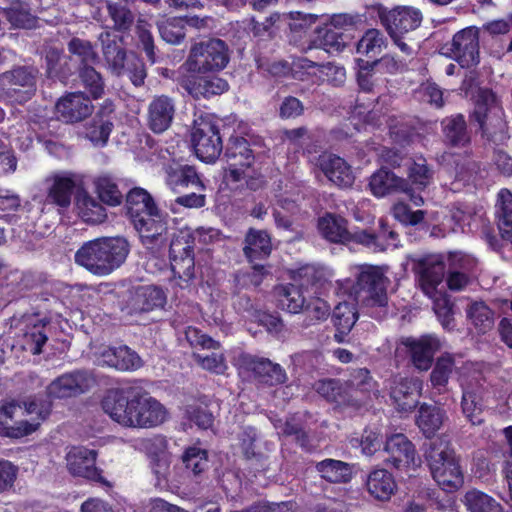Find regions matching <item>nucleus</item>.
<instances>
[{"label":"nucleus","mask_w":512,"mask_h":512,"mask_svg":"<svg viewBox=\"0 0 512 512\" xmlns=\"http://www.w3.org/2000/svg\"><path fill=\"white\" fill-rule=\"evenodd\" d=\"M130 249L123 236L99 237L83 243L74 259L93 275L107 276L125 263Z\"/></svg>","instance_id":"nucleus-1"},{"label":"nucleus","mask_w":512,"mask_h":512,"mask_svg":"<svg viewBox=\"0 0 512 512\" xmlns=\"http://www.w3.org/2000/svg\"><path fill=\"white\" fill-rule=\"evenodd\" d=\"M388 283L389 280L380 267L364 264L359 267L352 287L351 295L361 302L369 316L378 321L388 316Z\"/></svg>","instance_id":"nucleus-2"},{"label":"nucleus","mask_w":512,"mask_h":512,"mask_svg":"<svg viewBox=\"0 0 512 512\" xmlns=\"http://www.w3.org/2000/svg\"><path fill=\"white\" fill-rule=\"evenodd\" d=\"M424 457L433 479L443 490L453 492L462 487L464 476L459 458L446 438L431 440Z\"/></svg>","instance_id":"nucleus-3"},{"label":"nucleus","mask_w":512,"mask_h":512,"mask_svg":"<svg viewBox=\"0 0 512 512\" xmlns=\"http://www.w3.org/2000/svg\"><path fill=\"white\" fill-rule=\"evenodd\" d=\"M474 117L487 139L502 143L507 139V122L496 95L489 89L478 88L473 95Z\"/></svg>","instance_id":"nucleus-4"},{"label":"nucleus","mask_w":512,"mask_h":512,"mask_svg":"<svg viewBox=\"0 0 512 512\" xmlns=\"http://www.w3.org/2000/svg\"><path fill=\"white\" fill-rule=\"evenodd\" d=\"M418 274H421V289L433 300V309L441 325L446 330L455 327L453 304L445 293L437 290L444 276V264L437 260L430 267H423L418 261Z\"/></svg>","instance_id":"nucleus-5"},{"label":"nucleus","mask_w":512,"mask_h":512,"mask_svg":"<svg viewBox=\"0 0 512 512\" xmlns=\"http://www.w3.org/2000/svg\"><path fill=\"white\" fill-rule=\"evenodd\" d=\"M42 310L39 306L31 307L30 311L15 312L10 317V327L23 331L20 339L21 348L31 353L39 355L43 352V346L48 341L46 328L51 322V318L44 316L39 318Z\"/></svg>","instance_id":"nucleus-6"},{"label":"nucleus","mask_w":512,"mask_h":512,"mask_svg":"<svg viewBox=\"0 0 512 512\" xmlns=\"http://www.w3.org/2000/svg\"><path fill=\"white\" fill-rule=\"evenodd\" d=\"M229 49L221 39L211 38L195 43L185 62L187 70L193 73L207 74L222 71L229 62Z\"/></svg>","instance_id":"nucleus-7"},{"label":"nucleus","mask_w":512,"mask_h":512,"mask_svg":"<svg viewBox=\"0 0 512 512\" xmlns=\"http://www.w3.org/2000/svg\"><path fill=\"white\" fill-rule=\"evenodd\" d=\"M191 146L198 160H218L223 145L213 114L202 113L194 120Z\"/></svg>","instance_id":"nucleus-8"},{"label":"nucleus","mask_w":512,"mask_h":512,"mask_svg":"<svg viewBox=\"0 0 512 512\" xmlns=\"http://www.w3.org/2000/svg\"><path fill=\"white\" fill-rule=\"evenodd\" d=\"M238 373L244 379L269 387L284 384L287 380L286 371L280 364L246 353L238 358Z\"/></svg>","instance_id":"nucleus-9"},{"label":"nucleus","mask_w":512,"mask_h":512,"mask_svg":"<svg viewBox=\"0 0 512 512\" xmlns=\"http://www.w3.org/2000/svg\"><path fill=\"white\" fill-rule=\"evenodd\" d=\"M141 390L134 388L109 391L101 406L110 418L124 427H134L139 407Z\"/></svg>","instance_id":"nucleus-10"},{"label":"nucleus","mask_w":512,"mask_h":512,"mask_svg":"<svg viewBox=\"0 0 512 512\" xmlns=\"http://www.w3.org/2000/svg\"><path fill=\"white\" fill-rule=\"evenodd\" d=\"M149 216L134 220V227L139 232L142 244L155 256L161 255L167 246L168 224L160 211L153 210Z\"/></svg>","instance_id":"nucleus-11"},{"label":"nucleus","mask_w":512,"mask_h":512,"mask_svg":"<svg viewBox=\"0 0 512 512\" xmlns=\"http://www.w3.org/2000/svg\"><path fill=\"white\" fill-rule=\"evenodd\" d=\"M476 364L465 362L462 355L443 353L437 358L430 375V381L435 388H444L453 373L458 375V381L464 386L468 380L466 373L475 370Z\"/></svg>","instance_id":"nucleus-12"},{"label":"nucleus","mask_w":512,"mask_h":512,"mask_svg":"<svg viewBox=\"0 0 512 512\" xmlns=\"http://www.w3.org/2000/svg\"><path fill=\"white\" fill-rule=\"evenodd\" d=\"M96 460L97 451L85 447H73L67 454V468L73 476L108 485L102 469L96 466Z\"/></svg>","instance_id":"nucleus-13"},{"label":"nucleus","mask_w":512,"mask_h":512,"mask_svg":"<svg viewBox=\"0 0 512 512\" xmlns=\"http://www.w3.org/2000/svg\"><path fill=\"white\" fill-rule=\"evenodd\" d=\"M94 106L85 92H69L58 99L55 105L57 118L64 123L82 122L91 116Z\"/></svg>","instance_id":"nucleus-14"},{"label":"nucleus","mask_w":512,"mask_h":512,"mask_svg":"<svg viewBox=\"0 0 512 512\" xmlns=\"http://www.w3.org/2000/svg\"><path fill=\"white\" fill-rule=\"evenodd\" d=\"M180 86L195 100L210 99L229 90L228 82L217 76L190 72L179 79Z\"/></svg>","instance_id":"nucleus-15"},{"label":"nucleus","mask_w":512,"mask_h":512,"mask_svg":"<svg viewBox=\"0 0 512 512\" xmlns=\"http://www.w3.org/2000/svg\"><path fill=\"white\" fill-rule=\"evenodd\" d=\"M114 102L107 98L97 109L95 115L86 125L85 135L94 145L105 146L114 128Z\"/></svg>","instance_id":"nucleus-16"},{"label":"nucleus","mask_w":512,"mask_h":512,"mask_svg":"<svg viewBox=\"0 0 512 512\" xmlns=\"http://www.w3.org/2000/svg\"><path fill=\"white\" fill-rule=\"evenodd\" d=\"M92 383L88 373L80 370L65 373L54 379L46 388L50 398H69L86 392Z\"/></svg>","instance_id":"nucleus-17"},{"label":"nucleus","mask_w":512,"mask_h":512,"mask_svg":"<svg viewBox=\"0 0 512 512\" xmlns=\"http://www.w3.org/2000/svg\"><path fill=\"white\" fill-rule=\"evenodd\" d=\"M167 303L165 291L155 285H143L135 289L127 302V313L139 315L163 308Z\"/></svg>","instance_id":"nucleus-18"},{"label":"nucleus","mask_w":512,"mask_h":512,"mask_svg":"<svg viewBox=\"0 0 512 512\" xmlns=\"http://www.w3.org/2000/svg\"><path fill=\"white\" fill-rule=\"evenodd\" d=\"M266 162H240L230 164L224 172L227 183L245 182L248 189L257 191L267 184L268 176L263 173V164Z\"/></svg>","instance_id":"nucleus-19"},{"label":"nucleus","mask_w":512,"mask_h":512,"mask_svg":"<svg viewBox=\"0 0 512 512\" xmlns=\"http://www.w3.org/2000/svg\"><path fill=\"white\" fill-rule=\"evenodd\" d=\"M452 52L461 67L469 68L479 62L478 30L469 27L456 33L452 41Z\"/></svg>","instance_id":"nucleus-20"},{"label":"nucleus","mask_w":512,"mask_h":512,"mask_svg":"<svg viewBox=\"0 0 512 512\" xmlns=\"http://www.w3.org/2000/svg\"><path fill=\"white\" fill-rule=\"evenodd\" d=\"M314 387L316 392L330 403L353 408L361 407V399L351 393L349 385L340 379H320L315 383Z\"/></svg>","instance_id":"nucleus-21"},{"label":"nucleus","mask_w":512,"mask_h":512,"mask_svg":"<svg viewBox=\"0 0 512 512\" xmlns=\"http://www.w3.org/2000/svg\"><path fill=\"white\" fill-rule=\"evenodd\" d=\"M378 16L391 38L403 36L416 26V11L410 8L387 10L381 6L378 9Z\"/></svg>","instance_id":"nucleus-22"},{"label":"nucleus","mask_w":512,"mask_h":512,"mask_svg":"<svg viewBox=\"0 0 512 512\" xmlns=\"http://www.w3.org/2000/svg\"><path fill=\"white\" fill-rule=\"evenodd\" d=\"M175 103L167 95L155 96L148 106V127L154 133L166 131L172 124Z\"/></svg>","instance_id":"nucleus-23"},{"label":"nucleus","mask_w":512,"mask_h":512,"mask_svg":"<svg viewBox=\"0 0 512 512\" xmlns=\"http://www.w3.org/2000/svg\"><path fill=\"white\" fill-rule=\"evenodd\" d=\"M243 244V254L249 263L266 260L272 253V238L266 230L249 228Z\"/></svg>","instance_id":"nucleus-24"},{"label":"nucleus","mask_w":512,"mask_h":512,"mask_svg":"<svg viewBox=\"0 0 512 512\" xmlns=\"http://www.w3.org/2000/svg\"><path fill=\"white\" fill-rule=\"evenodd\" d=\"M448 261L447 286L450 290L460 291L469 283V274L476 265L475 259L462 253H453Z\"/></svg>","instance_id":"nucleus-25"},{"label":"nucleus","mask_w":512,"mask_h":512,"mask_svg":"<svg viewBox=\"0 0 512 512\" xmlns=\"http://www.w3.org/2000/svg\"><path fill=\"white\" fill-rule=\"evenodd\" d=\"M365 486L370 496L381 502L389 501L397 491L394 475L384 468L370 471Z\"/></svg>","instance_id":"nucleus-26"},{"label":"nucleus","mask_w":512,"mask_h":512,"mask_svg":"<svg viewBox=\"0 0 512 512\" xmlns=\"http://www.w3.org/2000/svg\"><path fill=\"white\" fill-rule=\"evenodd\" d=\"M385 451L389 454L387 464L396 469L409 466L414 461V445L402 433L393 434L385 442Z\"/></svg>","instance_id":"nucleus-27"},{"label":"nucleus","mask_w":512,"mask_h":512,"mask_svg":"<svg viewBox=\"0 0 512 512\" xmlns=\"http://www.w3.org/2000/svg\"><path fill=\"white\" fill-rule=\"evenodd\" d=\"M350 39L349 33L324 25L316 28L311 44L315 48L323 49L328 54H338L345 49Z\"/></svg>","instance_id":"nucleus-28"},{"label":"nucleus","mask_w":512,"mask_h":512,"mask_svg":"<svg viewBox=\"0 0 512 512\" xmlns=\"http://www.w3.org/2000/svg\"><path fill=\"white\" fill-rule=\"evenodd\" d=\"M139 407L137 410V418H135L134 427H155L164 422L166 419L165 407L155 398L146 396L141 391Z\"/></svg>","instance_id":"nucleus-29"},{"label":"nucleus","mask_w":512,"mask_h":512,"mask_svg":"<svg viewBox=\"0 0 512 512\" xmlns=\"http://www.w3.org/2000/svg\"><path fill=\"white\" fill-rule=\"evenodd\" d=\"M315 470L326 482L346 484L353 478L354 465L341 460L326 458L315 464Z\"/></svg>","instance_id":"nucleus-30"},{"label":"nucleus","mask_w":512,"mask_h":512,"mask_svg":"<svg viewBox=\"0 0 512 512\" xmlns=\"http://www.w3.org/2000/svg\"><path fill=\"white\" fill-rule=\"evenodd\" d=\"M102 359L109 367L119 371H135L143 364L139 355L126 345L109 347L102 353Z\"/></svg>","instance_id":"nucleus-31"},{"label":"nucleus","mask_w":512,"mask_h":512,"mask_svg":"<svg viewBox=\"0 0 512 512\" xmlns=\"http://www.w3.org/2000/svg\"><path fill=\"white\" fill-rule=\"evenodd\" d=\"M369 186L374 196L384 197L388 194L406 191L408 183L394 172L381 168L371 176Z\"/></svg>","instance_id":"nucleus-32"},{"label":"nucleus","mask_w":512,"mask_h":512,"mask_svg":"<svg viewBox=\"0 0 512 512\" xmlns=\"http://www.w3.org/2000/svg\"><path fill=\"white\" fill-rule=\"evenodd\" d=\"M106 11L113 21V28L120 32H127L134 23V15L132 11L122 5L108 0H100L97 10L93 13V17L97 21H101V11Z\"/></svg>","instance_id":"nucleus-33"},{"label":"nucleus","mask_w":512,"mask_h":512,"mask_svg":"<svg viewBox=\"0 0 512 512\" xmlns=\"http://www.w3.org/2000/svg\"><path fill=\"white\" fill-rule=\"evenodd\" d=\"M320 234L332 243H349L350 232L345 218L332 213H326L318 220Z\"/></svg>","instance_id":"nucleus-34"},{"label":"nucleus","mask_w":512,"mask_h":512,"mask_svg":"<svg viewBox=\"0 0 512 512\" xmlns=\"http://www.w3.org/2000/svg\"><path fill=\"white\" fill-rule=\"evenodd\" d=\"M126 214L131 220L140 219L149 216L150 211L157 210V206L152 196L143 188L135 187L126 193Z\"/></svg>","instance_id":"nucleus-35"},{"label":"nucleus","mask_w":512,"mask_h":512,"mask_svg":"<svg viewBox=\"0 0 512 512\" xmlns=\"http://www.w3.org/2000/svg\"><path fill=\"white\" fill-rule=\"evenodd\" d=\"M103 57L111 71H121L123 63L128 58V52L123 47L122 38L112 35L110 32L100 34Z\"/></svg>","instance_id":"nucleus-36"},{"label":"nucleus","mask_w":512,"mask_h":512,"mask_svg":"<svg viewBox=\"0 0 512 512\" xmlns=\"http://www.w3.org/2000/svg\"><path fill=\"white\" fill-rule=\"evenodd\" d=\"M181 462L187 476L200 478L209 469L208 450L199 443L188 446L183 450Z\"/></svg>","instance_id":"nucleus-37"},{"label":"nucleus","mask_w":512,"mask_h":512,"mask_svg":"<svg viewBox=\"0 0 512 512\" xmlns=\"http://www.w3.org/2000/svg\"><path fill=\"white\" fill-rule=\"evenodd\" d=\"M278 306L291 314L303 310L309 311L311 303H306L302 288L292 283L281 285L276 289Z\"/></svg>","instance_id":"nucleus-38"},{"label":"nucleus","mask_w":512,"mask_h":512,"mask_svg":"<svg viewBox=\"0 0 512 512\" xmlns=\"http://www.w3.org/2000/svg\"><path fill=\"white\" fill-rule=\"evenodd\" d=\"M94 187L99 200L110 207H117L123 203L124 190L120 183L110 175H101L94 180Z\"/></svg>","instance_id":"nucleus-39"},{"label":"nucleus","mask_w":512,"mask_h":512,"mask_svg":"<svg viewBox=\"0 0 512 512\" xmlns=\"http://www.w3.org/2000/svg\"><path fill=\"white\" fill-rule=\"evenodd\" d=\"M358 319V312L355 305L343 302L335 306L332 314V321L336 328L334 338L337 342H343Z\"/></svg>","instance_id":"nucleus-40"},{"label":"nucleus","mask_w":512,"mask_h":512,"mask_svg":"<svg viewBox=\"0 0 512 512\" xmlns=\"http://www.w3.org/2000/svg\"><path fill=\"white\" fill-rule=\"evenodd\" d=\"M495 214L502 238L512 243V193L508 189L498 192Z\"/></svg>","instance_id":"nucleus-41"},{"label":"nucleus","mask_w":512,"mask_h":512,"mask_svg":"<svg viewBox=\"0 0 512 512\" xmlns=\"http://www.w3.org/2000/svg\"><path fill=\"white\" fill-rule=\"evenodd\" d=\"M173 277L177 285L184 289L195 278V254L169 255Z\"/></svg>","instance_id":"nucleus-42"},{"label":"nucleus","mask_w":512,"mask_h":512,"mask_svg":"<svg viewBox=\"0 0 512 512\" xmlns=\"http://www.w3.org/2000/svg\"><path fill=\"white\" fill-rule=\"evenodd\" d=\"M416 381L401 379L391 390L390 396L400 412H412L416 408Z\"/></svg>","instance_id":"nucleus-43"},{"label":"nucleus","mask_w":512,"mask_h":512,"mask_svg":"<svg viewBox=\"0 0 512 512\" xmlns=\"http://www.w3.org/2000/svg\"><path fill=\"white\" fill-rule=\"evenodd\" d=\"M76 206L82 220L90 224L103 223L107 218L106 208L88 193L77 197Z\"/></svg>","instance_id":"nucleus-44"},{"label":"nucleus","mask_w":512,"mask_h":512,"mask_svg":"<svg viewBox=\"0 0 512 512\" xmlns=\"http://www.w3.org/2000/svg\"><path fill=\"white\" fill-rule=\"evenodd\" d=\"M442 129L445 140L452 146H464L470 140L466 121L461 114L443 119Z\"/></svg>","instance_id":"nucleus-45"},{"label":"nucleus","mask_w":512,"mask_h":512,"mask_svg":"<svg viewBox=\"0 0 512 512\" xmlns=\"http://www.w3.org/2000/svg\"><path fill=\"white\" fill-rule=\"evenodd\" d=\"M462 501L469 512H503L502 505L496 499L478 489L468 490Z\"/></svg>","instance_id":"nucleus-46"},{"label":"nucleus","mask_w":512,"mask_h":512,"mask_svg":"<svg viewBox=\"0 0 512 512\" xmlns=\"http://www.w3.org/2000/svg\"><path fill=\"white\" fill-rule=\"evenodd\" d=\"M467 317L478 334H486L494 327V313L482 301H475L469 305Z\"/></svg>","instance_id":"nucleus-47"},{"label":"nucleus","mask_w":512,"mask_h":512,"mask_svg":"<svg viewBox=\"0 0 512 512\" xmlns=\"http://www.w3.org/2000/svg\"><path fill=\"white\" fill-rule=\"evenodd\" d=\"M445 412L435 405H422L418 410V428L429 438L438 431L444 421Z\"/></svg>","instance_id":"nucleus-48"},{"label":"nucleus","mask_w":512,"mask_h":512,"mask_svg":"<svg viewBox=\"0 0 512 512\" xmlns=\"http://www.w3.org/2000/svg\"><path fill=\"white\" fill-rule=\"evenodd\" d=\"M351 393L361 399V405L366 399L370 398V393L376 388V381L371 376L367 368L354 369L350 374V379L346 381Z\"/></svg>","instance_id":"nucleus-49"},{"label":"nucleus","mask_w":512,"mask_h":512,"mask_svg":"<svg viewBox=\"0 0 512 512\" xmlns=\"http://www.w3.org/2000/svg\"><path fill=\"white\" fill-rule=\"evenodd\" d=\"M386 45V38L378 29H368L357 42L358 54L367 57L366 60H374Z\"/></svg>","instance_id":"nucleus-50"},{"label":"nucleus","mask_w":512,"mask_h":512,"mask_svg":"<svg viewBox=\"0 0 512 512\" xmlns=\"http://www.w3.org/2000/svg\"><path fill=\"white\" fill-rule=\"evenodd\" d=\"M140 150L146 160H152V157H156L157 160H181L177 158L174 152V146L165 143L160 144L150 134H143L139 139Z\"/></svg>","instance_id":"nucleus-51"},{"label":"nucleus","mask_w":512,"mask_h":512,"mask_svg":"<svg viewBox=\"0 0 512 512\" xmlns=\"http://www.w3.org/2000/svg\"><path fill=\"white\" fill-rule=\"evenodd\" d=\"M320 168L339 187H350L354 183L355 177L349 162H320Z\"/></svg>","instance_id":"nucleus-52"},{"label":"nucleus","mask_w":512,"mask_h":512,"mask_svg":"<svg viewBox=\"0 0 512 512\" xmlns=\"http://www.w3.org/2000/svg\"><path fill=\"white\" fill-rule=\"evenodd\" d=\"M78 75L85 92L90 95V98L94 100L102 98L105 89L104 79L93 65L80 66Z\"/></svg>","instance_id":"nucleus-53"},{"label":"nucleus","mask_w":512,"mask_h":512,"mask_svg":"<svg viewBox=\"0 0 512 512\" xmlns=\"http://www.w3.org/2000/svg\"><path fill=\"white\" fill-rule=\"evenodd\" d=\"M167 184L173 188L176 187H188V186H196V187H204L196 169L193 166H183L173 168L169 166L167 169Z\"/></svg>","instance_id":"nucleus-54"},{"label":"nucleus","mask_w":512,"mask_h":512,"mask_svg":"<svg viewBox=\"0 0 512 512\" xmlns=\"http://www.w3.org/2000/svg\"><path fill=\"white\" fill-rule=\"evenodd\" d=\"M75 182L70 177H56L48 192L51 203L66 208L71 203Z\"/></svg>","instance_id":"nucleus-55"},{"label":"nucleus","mask_w":512,"mask_h":512,"mask_svg":"<svg viewBox=\"0 0 512 512\" xmlns=\"http://www.w3.org/2000/svg\"><path fill=\"white\" fill-rule=\"evenodd\" d=\"M117 76H126L136 87L142 86L147 77L146 67L143 60L134 52H129L128 58L123 63L121 71H115Z\"/></svg>","instance_id":"nucleus-56"},{"label":"nucleus","mask_w":512,"mask_h":512,"mask_svg":"<svg viewBox=\"0 0 512 512\" xmlns=\"http://www.w3.org/2000/svg\"><path fill=\"white\" fill-rule=\"evenodd\" d=\"M13 83L17 87H26L36 90V77L31 68L20 66L0 74V84L10 86Z\"/></svg>","instance_id":"nucleus-57"},{"label":"nucleus","mask_w":512,"mask_h":512,"mask_svg":"<svg viewBox=\"0 0 512 512\" xmlns=\"http://www.w3.org/2000/svg\"><path fill=\"white\" fill-rule=\"evenodd\" d=\"M389 135L395 144L405 146L412 142L415 135V127L408 124L405 118L390 116L387 120Z\"/></svg>","instance_id":"nucleus-58"},{"label":"nucleus","mask_w":512,"mask_h":512,"mask_svg":"<svg viewBox=\"0 0 512 512\" xmlns=\"http://www.w3.org/2000/svg\"><path fill=\"white\" fill-rule=\"evenodd\" d=\"M442 348V341L435 334H425L418 338V369H427L434 354Z\"/></svg>","instance_id":"nucleus-59"},{"label":"nucleus","mask_w":512,"mask_h":512,"mask_svg":"<svg viewBox=\"0 0 512 512\" xmlns=\"http://www.w3.org/2000/svg\"><path fill=\"white\" fill-rule=\"evenodd\" d=\"M161 38L173 45L180 44L186 35L185 22L181 18H171L157 23Z\"/></svg>","instance_id":"nucleus-60"},{"label":"nucleus","mask_w":512,"mask_h":512,"mask_svg":"<svg viewBox=\"0 0 512 512\" xmlns=\"http://www.w3.org/2000/svg\"><path fill=\"white\" fill-rule=\"evenodd\" d=\"M195 231L185 227L177 230L170 241L169 255L194 254Z\"/></svg>","instance_id":"nucleus-61"},{"label":"nucleus","mask_w":512,"mask_h":512,"mask_svg":"<svg viewBox=\"0 0 512 512\" xmlns=\"http://www.w3.org/2000/svg\"><path fill=\"white\" fill-rule=\"evenodd\" d=\"M68 50L79 58L81 66L94 65L98 61V55L88 40L74 37L68 43Z\"/></svg>","instance_id":"nucleus-62"},{"label":"nucleus","mask_w":512,"mask_h":512,"mask_svg":"<svg viewBox=\"0 0 512 512\" xmlns=\"http://www.w3.org/2000/svg\"><path fill=\"white\" fill-rule=\"evenodd\" d=\"M394 358L397 366L416 367V338L403 337L397 343Z\"/></svg>","instance_id":"nucleus-63"},{"label":"nucleus","mask_w":512,"mask_h":512,"mask_svg":"<svg viewBox=\"0 0 512 512\" xmlns=\"http://www.w3.org/2000/svg\"><path fill=\"white\" fill-rule=\"evenodd\" d=\"M319 65L305 57H300L291 63V78L298 81H313L319 71Z\"/></svg>","instance_id":"nucleus-64"}]
</instances>
